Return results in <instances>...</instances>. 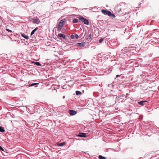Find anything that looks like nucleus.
<instances>
[{
	"label": "nucleus",
	"mask_w": 159,
	"mask_h": 159,
	"mask_svg": "<svg viewBox=\"0 0 159 159\" xmlns=\"http://www.w3.org/2000/svg\"><path fill=\"white\" fill-rule=\"evenodd\" d=\"M101 12L105 15H108L109 16L115 17V15L112 14L111 12L107 10H102Z\"/></svg>",
	"instance_id": "obj_1"
},
{
	"label": "nucleus",
	"mask_w": 159,
	"mask_h": 159,
	"mask_svg": "<svg viewBox=\"0 0 159 159\" xmlns=\"http://www.w3.org/2000/svg\"><path fill=\"white\" fill-rule=\"evenodd\" d=\"M78 18L86 25H89V22L87 19L84 18L82 16H79V17Z\"/></svg>",
	"instance_id": "obj_2"
},
{
	"label": "nucleus",
	"mask_w": 159,
	"mask_h": 159,
	"mask_svg": "<svg viewBox=\"0 0 159 159\" xmlns=\"http://www.w3.org/2000/svg\"><path fill=\"white\" fill-rule=\"evenodd\" d=\"M64 20H62L60 21L59 24L58 25V29L59 30L61 29L64 24Z\"/></svg>",
	"instance_id": "obj_3"
},
{
	"label": "nucleus",
	"mask_w": 159,
	"mask_h": 159,
	"mask_svg": "<svg viewBox=\"0 0 159 159\" xmlns=\"http://www.w3.org/2000/svg\"><path fill=\"white\" fill-rule=\"evenodd\" d=\"M33 22L34 24H39L40 22V21L39 19L37 17H34L33 19Z\"/></svg>",
	"instance_id": "obj_4"
},
{
	"label": "nucleus",
	"mask_w": 159,
	"mask_h": 159,
	"mask_svg": "<svg viewBox=\"0 0 159 159\" xmlns=\"http://www.w3.org/2000/svg\"><path fill=\"white\" fill-rule=\"evenodd\" d=\"M69 113L70 115L73 116L76 115L77 113V112L73 110H69Z\"/></svg>",
	"instance_id": "obj_5"
},
{
	"label": "nucleus",
	"mask_w": 159,
	"mask_h": 159,
	"mask_svg": "<svg viewBox=\"0 0 159 159\" xmlns=\"http://www.w3.org/2000/svg\"><path fill=\"white\" fill-rule=\"evenodd\" d=\"M77 45L79 47H84L85 45V42L78 43H77Z\"/></svg>",
	"instance_id": "obj_6"
},
{
	"label": "nucleus",
	"mask_w": 159,
	"mask_h": 159,
	"mask_svg": "<svg viewBox=\"0 0 159 159\" xmlns=\"http://www.w3.org/2000/svg\"><path fill=\"white\" fill-rule=\"evenodd\" d=\"M77 136L80 137H86V134L85 133H81L80 134H79Z\"/></svg>",
	"instance_id": "obj_7"
},
{
	"label": "nucleus",
	"mask_w": 159,
	"mask_h": 159,
	"mask_svg": "<svg viewBox=\"0 0 159 159\" xmlns=\"http://www.w3.org/2000/svg\"><path fill=\"white\" fill-rule=\"evenodd\" d=\"M145 102H148L146 101H141L138 102V104L141 105H144V103Z\"/></svg>",
	"instance_id": "obj_8"
},
{
	"label": "nucleus",
	"mask_w": 159,
	"mask_h": 159,
	"mask_svg": "<svg viewBox=\"0 0 159 159\" xmlns=\"http://www.w3.org/2000/svg\"><path fill=\"white\" fill-rule=\"evenodd\" d=\"M58 35L60 37H62L64 39H65L66 38V37L63 34H59Z\"/></svg>",
	"instance_id": "obj_9"
},
{
	"label": "nucleus",
	"mask_w": 159,
	"mask_h": 159,
	"mask_svg": "<svg viewBox=\"0 0 159 159\" xmlns=\"http://www.w3.org/2000/svg\"><path fill=\"white\" fill-rule=\"evenodd\" d=\"M66 142H63L61 143H58L57 145L59 146H64L66 144Z\"/></svg>",
	"instance_id": "obj_10"
},
{
	"label": "nucleus",
	"mask_w": 159,
	"mask_h": 159,
	"mask_svg": "<svg viewBox=\"0 0 159 159\" xmlns=\"http://www.w3.org/2000/svg\"><path fill=\"white\" fill-rule=\"evenodd\" d=\"M38 29V27H37L33 30L31 33V35H32Z\"/></svg>",
	"instance_id": "obj_11"
},
{
	"label": "nucleus",
	"mask_w": 159,
	"mask_h": 159,
	"mask_svg": "<svg viewBox=\"0 0 159 159\" xmlns=\"http://www.w3.org/2000/svg\"><path fill=\"white\" fill-rule=\"evenodd\" d=\"M22 36L25 38L27 39L29 38L28 36L27 35H25V34H22Z\"/></svg>",
	"instance_id": "obj_12"
},
{
	"label": "nucleus",
	"mask_w": 159,
	"mask_h": 159,
	"mask_svg": "<svg viewBox=\"0 0 159 159\" xmlns=\"http://www.w3.org/2000/svg\"><path fill=\"white\" fill-rule=\"evenodd\" d=\"M76 95H79L82 94L81 92L79 91H76Z\"/></svg>",
	"instance_id": "obj_13"
},
{
	"label": "nucleus",
	"mask_w": 159,
	"mask_h": 159,
	"mask_svg": "<svg viewBox=\"0 0 159 159\" xmlns=\"http://www.w3.org/2000/svg\"><path fill=\"white\" fill-rule=\"evenodd\" d=\"M91 37H92V35H91V34H89V36L87 38V39L88 40H89L91 38Z\"/></svg>",
	"instance_id": "obj_14"
},
{
	"label": "nucleus",
	"mask_w": 159,
	"mask_h": 159,
	"mask_svg": "<svg viewBox=\"0 0 159 159\" xmlns=\"http://www.w3.org/2000/svg\"><path fill=\"white\" fill-rule=\"evenodd\" d=\"M98 157L99 159H106V158L104 157L102 155H99Z\"/></svg>",
	"instance_id": "obj_15"
},
{
	"label": "nucleus",
	"mask_w": 159,
	"mask_h": 159,
	"mask_svg": "<svg viewBox=\"0 0 159 159\" xmlns=\"http://www.w3.org/2000/svg\"><path fill=\"white\" fill-rule=\"evenodd\" d=\"M0 131L1 132H3L5 131V129L2 127L0 126Z\"/></svg>",
	"instance_id": "obj_16"
},
{
	"label": "nucleus",
	"mask_w": 159,
	"mask_h": 159,
	"mask_svg": "<svg viewBox=\"0 0 159 159\" xmlns=\"http://www.w3.org/2000/svg\"><path fill=\"white\" fill-rule=\"evenodd\" d=\"M34 63L35 64L38 66H40L41 65L40 62H35Z\"/></svg>",
	"instance_id": "obj_17"
},
{
	"label": "nucleus",
	"mask_w": 159,
	"mask_h": 159,
	"mask_svg": "<svg viewBox=\"0 0 159 159\" xmlns=\"http://www.w3.org/2000/svg\"><path fill=\"white\" fill-rule=\"evenodd\" d=\"M78 19H74L73 20V23H76L78 22Z\"/></svg>",
	"instance_id": "obj_18"
},
{
	"label": "nucleus",
	"mask_w": 159,
	"mask_h": 159,
	"mask_svg": "<svg viewBox=\"0 0 159 159\" xmlns=\"http://www.w3.org/2000/svg\"><path fill=\"white\" fill-rule=\"evenodd\" d=\"M39 84L38 83H33L32 84H31V86H34L36 84Z\"/></svg>",
	"instance_id": "obj_19"
},
{
	"label": "nucleus",
	"mask_w": 159,
	"mask_h": 159,
	"mask_svg": "<svg viewBox=\"0 0 159 159\" xmlns=\"http://www.w3.org/2000/svg\"><path fill=\"white\" fill-rule=\"evenodd\" d=\"M103 40V38H101L99 40V43H101L102 42Z\"/></svg>",
	"instance_id": "obj_20"
},
{
	"label": "nucleus",
	"mask_w": 159,
	"mask_h": 159,
	"mask_svg": "<svg viewBox=\"0 0 159 159\" xmlns=\"http://www.w3.org/2000/svg\"><path fill=\"white\" fill-rule=\"evenodd\" d=\"M70 37L71 39H73L75 38V35H74L73 34H71L70 35Z\"/></svg>",
	"instance_id": "obj_21"
},
{
	"label": "nucleus",
	"mask_w": 159,
	"mask_h": 159,
	"mask_svg": "<svg viewBox=\"0 0 159 159\" xmlns=\"http://www.w3.org/2000/svg\"><path fill=\"white\" fill-rule=\"evenodd\" d=\"M6 30L7 31H8V32H12V31L11 30H9V29H7H7H6Z\"/></svg>",
	"instance_id": "obj_22"
},
{
	"label": "nucleus",
	"mask_w": 159,
	"mask_h": 159,
	"mask_svg": "<svg viewBox=\"0 0 159 159\" xmlns=\"http://www.w3.org/2000/svg\"><path fill=\"white\" fill-rule=\"evenodd\" d=\"M75 37L76 38L78 39V38L79 37V36L77 34H75Z\"/></svg>",
	"instance_id": "obj_23"
},
{
	"label": "nucleus",
	"mask_w": 159,
	"mask_h": 159,
	"mask_svg": "<svg viewBox=\"0 0 159 159\" xmlns=\"http://www.w3.org/2000/svg\"><path fill=\"white\" fill-rule=\"evenodd\" d=\"M0 150H2V151H4V149L0 146Z\"/></svg>",
	"instance_id": "obj_24"
},
{
	"label": "nucleus",
	"mask_w": 159,
	"mask_h": 159,
	"mask_svg": "<svg viewBox=\"0 0 159 159\" xmlns=\"http://www.w3.org/2000/svg\"><path fill=\"white\" fill-rule=\"evenodd\" d=\"M120 76V75H116V78H117V77H119Z\"/></svg>",
	"instance_id": "obj_25"
},
{
	"label": "nucleus",
	"mask_w": 159,
	"mask_h": 159,
	"mask_svg": "<svg viewBox=\"0 0 159 159\" xmlns=\"http://www.w3.org/2000/svg\"><path fill=\"white\" fill-rule=\"evenodd\" d=\"M125 5L124 3H120V5Z\"/></svg>",
	"instance_id": "obj_26"
},
{
	"label": "nucleus",
	"mask_w": 159,
	"mask_h": 159,
	"mask_svg": "<svg viewBox=\"0 0 159 159\" xmlns=\"http://www.w3.org/2000/svg\"><path fill=\"white\" fill-rule=\"evenodd\" d=\"M123 9L122 8H120V11H121V10H122Z\"/></svg>",
	"instance_id": "obj_27"
},
{
	"label": "nucleus",
	"mask_w": 159,
	"mask_h": 159,
	"mask_svg": "<svg viewBox=\"0 0 159 159\" xmlns=\"http://www.w3.org/2000/svg\"><path fill=\"white\" fill-rule=\"evenodd\" d=\"M126 47H125L124 48H125V49L126 48Z\"/></svg>",
	"instance_id": "obj_28"
},
{
	"label": "nucleus",
	"mask_w": 159,
	"mask_h": 159,
	"mask_svg": "<svg viewBox=\"0 0 159 159\" xmlns=\"http://www.w3.org/2000/svg\"><path fill=\"white\" fill-rule=\"evenodd\" d=\"M124 49H126L125 48H124Z\"/></svg>",
	"instance_id": "obj_29"
}]
</instances>
